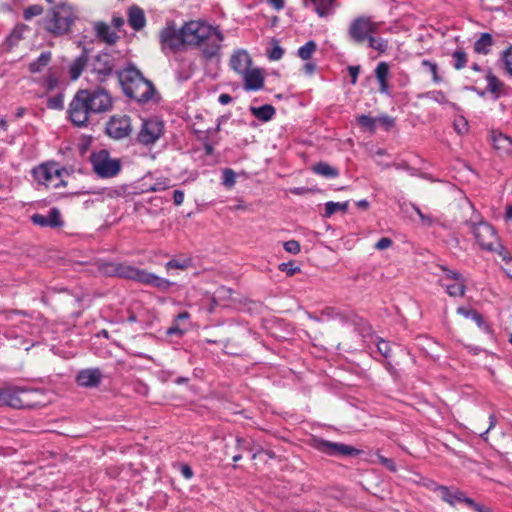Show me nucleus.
<instances>
[{
	"mask_svg": "<svg viewBox=\"0 0 512 512\" xmlns=\"http://www.w3.org/2000/svg\"><path fill=\"white\" fill-rule=\"evenodd\" d=\"M113 107L111 94L104 88L80 89L69 103L68 119L77 127H87L94 115L109 112Z\"/></svg>",
	"mask_w": 512,
	"mask_h": 512,
	"instance_id": "1",
	"label": "nucleus"
},
{
	"mask_svg": "<svg viewBox=\"0 0 512 512\" xmlns=\"http://www.w3.org/2000/svg\"><path fill=\"white\" fill-rule=\"evenodd\" d=\"M185 45L199 48L206 60L219 55L224 35L218 26L191 20L183 24Z\"/></svg>",
	"mask_w": 512,
	"mask_h": 512,
	"instance_id": "2",
	"label": "nucleus"
},
{
	"mask_svg": "<svg viewBox=\"0 0 512 512\" xmlns=\"http://www.w3.org/2000/svg\"><path fill=\"white\" fill-rule=\"evenodd\" d=\"M51 5L39 25L52 37H71L74 26L80 20L77 7L66 1Z\"/></svg>",
	"mask_w": 512,
	"mask_h": 512,
	"instance_id": "3",
	"label": "nucleus"
},
{
	"mask_svg": "<svg viewBox=\"0 0 512 512\" xmlns=\"http://www.w3.org/2000/svg\"><path fill=\"white\" fill-rule=\"evenodd\" d=\"M118 80L123 93L138 103H147L156 91L153 83L146 79L133 64L119 70Z\"/></svg>",
	"mask_w": 512,
	"mask_h": 512,
	"instance_id": "4",
	"label": "nucleus"
},
{
	"mask_svg": "<svg viewBox=\"0 0 512 512\" xmlns=\"http://www.w3.org/2000/svg\"><path fill=\"white\" fill-rule=\"evenodd\" d=\"M36 392L37 391L34 389L15 385L0 387V407L9 406L16 409L30 408L33 406L30 396Z\"/></svg>",
	"mask_w": 512,
	"mask_h": 512,
	"instance_id": "5",
	"label": "nucleus"
},
{
	"mask_svg": "<svg viewBox=\"0 0 512 512\" xmlns=\"http://www.w3.org/2000/svg\"><path fill=\"white\" fill-rule=\"evenodd\" d=\"M465 225L468 227L469 231L473 233L476 242L482 249L498 251V248H502L495 228L488 222H474L468 220L465 222Z\"/></svg>",
	"mask_w": 512,
	"mask_h": 512,
	"instance_id": "6",
	"label": "nucleus"
},
{
	"mask_svg": "<svg viewBox=\"0 0 512 512\" xmlns=\"http://www.w3.org/2000/svg\"><path fill=\"white\" fill-rule=\"evenodd\" d=\"M93 171L100 178H112L119 174L122 168L119 159L111 158L107 150L93 152L90 156Z\"/></svg>",
	"mask_w": 512,
	"mask_h": 512,
	"instance_id": "7",
	"label": "nucleus"
},
{
	"mask_svg": "<svg viewBox=\"0 0 512 512\" xmlns=\"http://www.w3.org/2000/svg\"><path fill=\"white\" fill-rule=\"evenodd\" d=\"M380 28V23L375 22L369 16H359L356 17L348 27V36L349 39L357 44H363L365 41L378 33Z\"/></svg>",
	"mask_w": 512,
	"mask_h": 512,
	"instance_id": "8",
	"label": "nucleus"
},
{
	"mask_svg": "<svg viewBox=\"0 0 512 512\" xmlns=\"http://www.w3.org/2000/svg\"><path fill=\"white\" fill-rule=\"evenodd\" d=\"M90 72L99 83L106 82L113 75L118 76L116 70V58L106 52H101L93 57L90 62Z\"/></svg>",
	"mask_w": 512,
	"mask_h": 512,
	"instance_id": "9",
	"label": "nucleus"
},
{
	"mask_svg": "<svg viewBox=\"0 0 512 512\" xmlns=\"http://www.w3.org/2000/svg\"><path fill=\"white\" fill-rule=\"evenodd\" d=\"M159 42L164 53H175L185 45L183 26L176 28L174 22H168L159 32Z\"/></svg>",
	"mask_w": 512,
	"mask_h": 512,
	"instance_id": "10",
	"label": "nucleus"
},
{
	"mask_svg": "<svg viewBox=\"0 0 512 512\" xmlns=\"http://www.w3.org/2000/svg\"><path fill=\"white\" fill-rule=\"evenodd\" d=\"M313 447L319 452L328 456H350L355 457L361 454V450L338 442H332L325 439H315Z\"/></svg>",
	"mask_w": 512,
	"mask_h": 512,
	"instance_id": "11",
	"label": "nucleus"
},
{
	"mask_svg": "<svg viewBox=\"0 0 512 512\" xmlns=\"http://www.w3.org/2000/svg\"><path fill=\"white\" fill-rule=\"evenodd\" d=\"M102 272L107 276H117L124 279L139 282L143 269H139L127 263L108 262L101 267Z\"/></svg>",
	"mask_w": 512,
	"mask_h": 512,
	"instance_id": "12",
	"label": "nucleus"
},
{
	"mask_svg": "<svg viewBox=\"0 0 512 512\" xmlns=\"http://www.w3.org/2000/svg\"><path fill=\"white\" fill-rule=\"evenodd\" d=\"M164 132V124L158 118H149L143 121L137 140L144 145L154 144Z\"/></svg>",
	"mask_w": 512,
	"mask_h": 512,
	"instance_id": "13",
	"label": "nucleus"
},
{
	"mask_svg": "<svg viewBox=\"0 0 512 512\" xmlns=\"http://www.w3.org/2000/svg\"><path fill=\"white\" fill-rule=\"evenodd\" d=\"M131 132V119L127 115H114L106 124V133L114 139H123Z\"/></svg>",
	"mask_w": 512,
	"mask_h": 512,
	"instance_id": "14",
	"label": "nucleus"
},
{
	"mask_svg": "<svg viewBox=\"0 0 512 512\" xmlns=\"http://www.w3.org/2000/svg\"><path fill=\"white\" fill-rule=\"evenodd\" d=\"M435 491L443 501L451 506H455L458 503H465L469 507V502L473 501L472 498L467 497L463 491L457 488L438 485Z\"/></svg>",
	"mask_w": 512,
	"mask_h": 512,
	"instance_id": "15",
	"label": "nucleus"
},
{
	"mask_svg": "<svg viewBox=\"0 0 512 512\" xmlns=\"http://www.w3.org/2000/svg\"><path fill=\"white\" fill-rule=\"evenodd\" d=\"M102 372L99 368H86L76 375V383L84 388H96L102 380Z\"/></svg>",
	"mask_w": 512,
	"mask_h": 512,
	"instance_id": "16",
	"label": "nucleus"
},
{
	"mask_svg": "<svg viewBox=\"0 0 512 512\" xmlns=\"http://www.w3.org/2000/svg\"><path fill=\"white\" fill-rule=\"evenodd\" d=\"M303 6L308 8L312 6L314 12L320 18H327L334 14L337 7L336 0H302Z\"/></svg>",
	"mask_w": 512,
	"mask_h": 512,
	"instance_id": "17",
	"label": "nucleus"
},
{
	"mask_svg": "<svg viewBox=\"0 0 512 512\" xmlns=\"http://www.w3.org/2000/svg\"><path fill=\"white\" fill-rule=\"evenodd\" d=\"M241 76L244 80V89L247 91H258L264 86V76L258 68L248 69Z\"/></svg>",
	"mask_w": 512,
	"mask_h": 512,
	"instance_id": "18",
	"label": "nucleus"
},
{
	"mask_svg": "<svg viewBox=\"0 0 512 512\" xmlns=\"http://www.w3.org/2000/svg\"><path fill=\"white\" fill-rule=\"evenodd\" d=\"M457 313L467 319L473 320L476 323V325L485 333H493L491 326L485 321L482 314H480L477 310L470 307L460 306L457 308Z\"/></svg>",
	"mask_w": 512,
	"mask_h": 512,
	"instance_id": "19",
	"label": "nucleus"
},
{
	"mask_svg": "<svg viewBox=\"0 0 512 512\" xmlns=\"http://www.w3.org/2000/svg\"><path fill=\"white\" fill-rule=\"evenodd\" d=\"M51 169L52 168H50L49 163H44L33 168L32 175L39 184H43L46 186L53 185L56 188L59 187L60 185H64L65 182L63 180H61L58 183H53Z\"/></svg>",
	"mask_w": 512,
	"mask_h": 512,
	"instance_id": "20",
	"label": "nucleus"
},
{
	"mask_svg": "<svg viewBox=\"0 0 512 512\" xmlns=\"http://www.w3.org/2000/svg\"><path fill=\"white\" fill-rule=\"evenodd\" d=\"M251 64L252 59L245 50L236 51L230 58L231 68L240 75L250 69Z\"/></svg>",
	"mask_w": 512,
	"mask_h": 512,
	"instance_id": "21",
	"label": "nucleus"
},
{
	"mask_svg": "<svg viewBox=\"0 0 512 512\" xmlns=\"http://www.w3.org/2000/svg\"><path fill=\"white\" fill-rule=\"evenodd\" d=\"M139 283L150 285L161 291H167L172 285H174V283L168 279L159 277L156 274L146 270H143Z\"/></svg>",
	"mask_w": 512,
	"mask_h": 512,
	"instance_id": "22",
	"label": "nucleus"
},
{
	"mask_svg": "<svg viewBox=\"0 0 512 512\" xmlns=\"http://www.w3.org/2000/svg\"><path fill=\"white\" fill-rule=\"evenodd\" d=\"M390 66L387 62H380L377 64L374 72L375 77L379 82V92L388 95L390 87L388 83Z\"/></svg>",
	"mask_w": 512,
	"mask_h": 512,
	"instance_id": "23",
	"label": "nucleus"
},
{
	"mask_svg": "<svg viewBox=\"0 0 512 512\" xmlns=\"http://www.w3.org/2000/svg\"><path fill=\"white\" fill-rule=\"evenodd\" d=\"M128 23L135 31H140L146 25V17L142 8L133 5L128 10Z\"/></svg>",
	"mask_w": 512,
	"mask_h": 512,
	"instance_id": "24",
	"label": "nucleus"
},
{
	"mask_svg": "<svg viewBox=\"0 0 512 512\" xmlns=\"http://www.w3.org/2000/svg\"><path fill=\"white\" fill-rule=\"evenodd\" d=\"M88 61V53L84 49L81 55L75 58V60L70 65L69 76L72 80H77L80 77L83 70L88 65Z\"/></svg>",
	"mask_w": 512,
	"mask_h": 512,
	"instance_id": "25",
	"label": "nucleus"
},
{
	"mask_svg": "<svg viewBox=\"0 0 512 512\" xmlns=\"http://www.w3.org/2000/svg\"><path fill=\"white\" fill-rule=\"evenodd\" d=\"M95 32L97 37L108 43L114 44L118 40V35L104 22H97L95 24Z\"/></svg>",
	"mask_w": 512,
	"mask_h": 512,
	"instance_id": "26",
	"label": "nucleus"
},
{
	"mask_svg": "<svg viewBox=\"0 0 512 512\" xmlns=\"http://www.w3.org/2000/svg\"><path fill=\"white\" fill-rule=\"evenodd\" d=\"M315 174L321 175L328 179H333L339 176V170L326 162H318L312 167Z\"/></svg>",
	"mask_w": 512,
	"mask_h": 512,
	"instance_id": "27",
	"label": "nucleus"
},
{
	"mask_svg": "<svg viewBox=\"0 0 512 512\" xmlns=\"http://www.w3.org/2000/svg\"><path fill=\"white\" fill-rule=\"evenodd\" d=\"M251 113L259 120L263 122L270 121L275 113V108L270 104H265L260 107H251Z\"/></svg>",
	"mask_w": 512,
	"mask_h": 512,
	"instance_id": "28",
	"label": "nucleus"
},
{
	"mask_svg": "<svg viewBox=\"0 0 512 512\" xmlns=\"http://www.w3.org/2000/svg\"><path fill=\"white\" fill-rule=\"evenodd\" d=\"M445 287L447 294L451 297H463L466 292V280L462 277L461 281H456L454 284H442Z\"/></svg>",
	"mask_w": 512,
	"mask_h": 512,
	"instance_id": "29",
	"label": "nucleus"
},
{
	"mask_svg": "<svg viewBox=\"0 0 512 512\" xmlns=\"http://www.w3.org/2000/svg\"><path fill=\"white\" fill-rule=\"evenodd\" d=\"M493 44L492 36L489 33H483L474 44V50L477 53L488 54Z\"/></svg>",
	"mask_w": 512,
	"mask_h": 512,
	"instance_id": "30",
	"label": "nucleus"
},
{
	"mask_svg": "<svg viewBox=\"0 0 512 512\" xmlns=\"http://www.w3.org/2000/svg\"><path fill=\"white\" fill-rule=\"evenodd\" d=\"M356 120L357 124L362 130L367 131L371 134L375 133L377 123L376 118H373L369 115L361 114L357 116Z\"/></svg>",
	"mask_w": 512,
	"mask_h": 512,
	"instance_id": "31",
	"label": "nucleus"
},
{
	"mask_svg": "<svg viewBox=\"0 0 512 512\" xmlns=\"http://www.w3.org/2000/svg\"><path fill=\"white\" fill-rule=\"evenodd\" d=\"M421 97L429 98V99H431L439 104H442V105H449L452 108H457V105L453 102H450L447 99L444 92H442L441 90L428 91V92L422 94Z\"/></svg>",
	"mask_w": 512,
	"mask_h": 512,
	"instance_id": "32",
	"label": "nucleus"
},
{
	"mask_svg": "<svg viewBox=\"0 0 512 512\" xmlns=\"http://www.w3.org/2000/svg\"><path fill=\"white\" fill-rule=\"evenodd\" d=\"M51 60L50 52H42L39 57L29 64V70L32 73L40 72L45 66L49 64Z\"/></svg>",
	"mask_w": 512,
	"mask_h": 512,
	"instance_id": "33",
	"label": "nucleus"
},
{
	"mask_svg": "<svg viewBox=\"0 0 512 512\" xmlns=\"http://www.w3.org/2000/svg\"><path fill=\"white\" fill-rule=\"evenodd\" d=\"M25 28V25H16L12 29V31L9 33L5 40L8 47L12 48L19 43V41L23 38Z\"/></svg>",
	"mask_w": 512,
	"mask_h": 512,
	"instance_id": "34",
	"label": "nucleus"
},
{
	"mask_svg": "<svg viewBox=\"0 0 512 512\" xmlns=\"http://www.w3.org/2000/svg\"><path fill=\"white\" fill-rule=\"evenodd\" d=\"M317 50V44L315 41L313 40H310L308 42H306L303 46H301L298 51H297V55L298 57H300L302 60H309L313 53Z\"/></svg>",
	"mask_w": 512,
	"mask_h": 512,
	"instance_id": "35",
	"label": "nucleus"
},
{
	"mask_svg": "<svg viewBox=\"0 0 512 512\" xmlns=\"http://www.w3.org/2000/svg\"><path fill=\"white\" fill-rule=\"evenodd\" d=\"M191 266H192L191 258H179V259L173 258L165 264V267L167 270H170V269L186 270Z\"/></svg>",
	"mask_w": 512,
	"mask_h": 512,
	"instance_id": "36",
	"label": "nucleus"
},
{
	"mask_svg": "<svg viewBox=\"0 0 512 512\" xmlns=\"http://www.w3.org/2000/svg\"><path fill=\"white\" fill-rule=\"evenodd\" d=\"M487 80V90L495 95V98L499 97L500 89L503 86V83L491 72H488L486 75Z\"/></svg>",
	"mask_w": 512,
	"mask_h": 512,
	"instance_id": "37",
	"label": "nucleus"
},
{
	"mask_svg": "<svg viewBox=\"0 0 512 512\" xmlns=\"http://www.w3.org/2000/svg\"><path fill=\"white\" fill-rule=\"evenodd\" d=\"M421 65L427 71L430 72V74L432 76V81L434 83H440L442 81V77L438 74V65L436 62L430 61L428 59H424V60H422Z\"/></svg>",
	"mask_w": 512,
	"mask_h": 512,
	"instance_id": "38",
	"label": "nucleus"
},
{
	"mask_svg": "<svg viewBox=\"0 0 512 512\" xmlns=\"http://www.w3.org/2000/svg\"><path fill=\"white\" fill-rule=\"evenodd\" d=\"M348 209V202H327L325 204V216L330 217L337 211H347Z\"/></svg>",
	"mask_w": 512,
	"mask_h": 512,
	"instance_id": "39",
	"label": "nucleus"
},
{
	"mask_svg": "<svg viewBox=\"0 0 512 512\" xmlns=\"http://www.w3.org/2000/svg\"><path fill=\"white\" fill-rule=\"evenodd\" d=\"M368 46L379 53H385L388 49V41L383 38H376L373 35L368 39Z\"/></svg>",
	"mask_w": 512,
	"mask_h": 512,
	"instance_id": "40",
	"label": "nucleus"
},
{
	"mask_svg": "<svg viewBox=\"0 0 512 512\" xmlns=\"http://www.w3.org/2000/svg\"><path fill=\"white\" fill-rule=\"evenodd\" d=\"M48 227L58 228L63 226L61 214L57 208H52L47 215Z\"/></svg>",
	"mask_w": 512,
	"mask_h": 512,
	"instance_id": "41",
	"label": "nucleus"
},
{
	"mask_svg": "<svg viewBox=\"0 0 512 512\" xmlns=\"http://www.w3.org/2000/svg\"><path fill=\"white\" fill-rule=\"evenodd\" d=\"M258 445L255 444V442L252 439H246L237 437L236 438V448L239 451H249L252 452V454L255 452Z\"/></svg>",
	"mask_w": 512,
	"mask_h": 512,
	"instance_id": "42",
	"label": "nucleus"
},
{
	"mask_svg": "<svg viewBox=\"0 0 512 512\" xmlns=\"http://www.w3.org/2000/svg\"><path fill=\"white\" fill-rule=\"evenodd\" d=\"M452 57L454 59V63H453V66L456 70H460L462 68H464L467 64V54L465 51L459 49V50H456L453 54H452Z\"/></svg>",
	"mask_w": 512,
	"mask_h": 512,
	"instance_id": "43",
	"label": "nucleus"
},
{
	"mask_svg": "<svg viewBox=\"0 0 512 512\" xmlns=\"http://www.w3.org/2000/svg\"><path fill=\"white\" fill-rule=\"evenodd\" d=\"M43 12H44V8L42 5H39V4L30 5L24 9L23 18L28 21V20H31L35 16L42 15Z\"/></svg>",
	"mask_w": 512,
	"mask_h": 512,
	"instance_id": "44",
	"label": "nucleus"
},
{
	"mask_svg": "<svg viewBox=\"0 0 512 512\" xmlns=\"http://www.w3.org/2000/svg\"><path fill=\"white\" fill-rule=\"evenodd\" d=\"M236 183V174L231 168H225L222 171V184L226 188H232Z\"/></svg>",
	"mask_w": 512,
	"mask_h": 512,
	"instance_id": "45",
	"label": "nucleus"
},
{
	"mask_svg": "<svg viewBox=\"0 0 512 512\" xmlns=\"http://www.w3.org/2000/svg\"><path fill=\"white\" fill-rule=\"evenodd\" d=\"M171 187V182L166 177L158 178L153 185H151L146 191L159 192L164 191Z\"/></svg>",
	"mask_w": 512,
	"mask_h": 512,
	"instance_id": "46",
	"label": "nucleus"
},
{
	"mask_svg": "<svg viewBox=\"0 0 512 512\" xmlns=\"http://www.w3.org/2000/svg\"><path fill=\"white\" fill-rule=\"evenodd\" d=\"M47 107L54 110H62L64 108V96L62 93L56 94L47 100Z\"/></svg>",
	"mask_w": 512,
	"mask_h": 512,
	"instance_id": "47",
	"label": "nucleus"
},
{
	"mask_svg": "<svg viewBox=\"0 0 512 512\" xmlns=\"http://www.w3.org/2000/svg\"><path fill=\"white\" fill-rule=\"evenodd\" d=\"M284 55V49L278 44L276 40H273L272 48L267 52V56L271 61L280 60Z\"/></svg>",
	"mask_w": 512,
	"mask_h": 512,
	"instance_id": "48",
	"label": "nucleus"
},
{
	"mask_svg": "<svg viewBox=\"0 0 512 512\" xmlns=\"http://www.w3.org/2000/svg\"><path fill=\"white\" fill-rule=\"evenodd\" d=\"M279 270L285 272L288 276H293L300 272V267L295 265L294 261L283 262L278 266Z\"/></svg>",
	"mask_w": 512,
	"mask_h": 512,
	"instance_id": "49",
	"label": "nucleus"
},
{
	"mask_svg": "<svg viewBox=\"0 0 512 512\" xmlns=\"http://www.w3.org/2000/svg\"><path fill=\"white\" fill-rule=\"evenodd\" d=\"M493 141H494V145L496 148H503V149H509L510 146L512 145V141L511 139L506 136V135H503V134H499L498 136H495L493 138Z\"/></svg>",
	"mask_w": 512,
	"mask_h": 512,
	"instance_id": "50",
	"label": "nucleus"
},
{
	"mask_svg": "<svg viewBox=\"0 0 512 512\" xmlns=\"http://www.w3.org/2000/svg\"><path fill=\"white\" fill-rule=\"evenodd\" d=\"M437 267H439V269L445 273V277L447 279H451L454 281L462 280L463 275L460 272L451 270L446 265L443 264H438Z\"/></svg>",
	"mask_w": 512,
	"mask_h": 512,
	"instance_id": "51",
	"label": "nucleus"
},
{
	"mask_svg": "<svg viewBox=\"0 0 512 512\" xmlns=\"http://www.w3.org/2000/svg\"><path fill=\"white\" fill-rule=\"evenodd\" d=\"M502 60L506 72L512 76V46L503 52Z\"/></svg>",
	"mask_w": 512,
	"mask_h": 512,
	"instance_id": "52",
	"label": "nucleus"
},
{
	"mask_svg": "<svg viewBox=\"0 0 512 512\" xmlns=\"http://www.w3.org/2000/svg\"><path fill=\"white\" fill-rule=\"evenodd\" d=\"M376 120L385 131H389L395 125V119L389 115H381L377 117Z\"/></svg>",
	"mask_w": 512,
	"mask_h": 512,
	"instance_id": "53",
	"label": "nucleus"
},
{
	"mask_svg": "<svg viewBox=\"0 0 512 512\" xmlns=\"http://www.w3.org/2000/svg\"><path fill=\"white\" fill-rule=\"evenodd\" d=\"M377 456V459H378V462L384 466L386 469H388L390 472H396L397 471V466L395 464V462L390 459V458H387L379 453L376 454Z\"/></svg>",
	"mask_w": 512,
	"mask_h": 512,
	"instance_id": "54",
	"label": "nucleus"
},
{
	"mask_svg": "<svg viewBox=\"0 0 512 512\" xmlns=\"http://www.w3.org/2000/svg\"><path fill=\"white\" fill-rule=\"evenodd\" d=\"M283 248L286 252L294 255L298 254L301 250L300 243L296 240H289L284 242Z\"/></svg>",
	"mask_w": 512,
	"mask_h": 512,
	"instance_id": "55",
	"label": "nucleus"
},
{
	"mask_svg": "<svg viewBox=\"0 0 512 512\" xmlns=\"http://www.w3.org/2000/svg\"><path fill=\"white\" fill-rule=\"evenodd\" d=\"M377 349H378V352L385 358H388L390 357L391 355V346L389 344L388 341H385L383 339H381L378 343H377Z\"/></svg>",
	"mask_w": 512,
	"mask_h": 512,
	"instance_id": "56",
	"label": "nucleus"
},
{
	"mask_svg": "<svg viewBox=\"0 0 512 512\" xmlns=\"http://www.w3.org/2000/svg\"><path fill=\"white\" fill-rule=\"evenodd\" d=\"M176 466L178 467L181 475L185 479L190 480V479L193 478L194 472H193L192 468L188 464H186V463H178Z\"/></svg>",
	"mask_w": 512,
	"mask_h": 512,
	"instance_id": "57",
	"label": "nucleus"
},
{
	"mask_svg": "<svg viewBox=\"0 0 512 512\" xmlns=\"http://www.w3.org/2000/svg\"><path fill=\"white\" fill-rule=\"evenodd\" d=\"M185 329H181L180 325L173 321L172 325L166 330V335L173 336L176 335L178 337H181L185 333Z\"/></svg>",
	"mask_w": 512,
	"mask_h": 512,
	"instance_id": "58",
	"label": "nucleus"
},
{
	"mask_svg": "<svg viewBox=\"0 0 512 512\" xmlns=\"http://www.w3.org/2000/svg\"><path fill=\"white\" fill-rule=\"evenodd\" d=\"M469 508L475 512H494L491 507L478 503L475 500L469 502Z\"/></svg>",
	"mask_w": 512,
	"mask_h": 512,
	"instance_id": "59",
	"label": "nucleus"
},
{
	"mask_svg": "<svg viewBox=\"0 0 512 512\" xmlns=\"http://www.w3.org/2000/svg\"><path fill=\"white\" fill-rule=\"evenodd\" d=\"M261 454L266 455L270 459L276 458V454L273 450L264 449L263 447L258 445L255 452L252 454V459H256V457Z\"/></svg>",
	"mask_w": 512,
	"mask_h": 512,
	"instance_id": "60",
	"label": "nucleus"
},
{
	"mask_svg": "<svg viewBox=\"0 0 512 512\" xmlns=\"http://www.w3.org/2000/svg\"><path fill=\"white\" fill-rule=\"evenodd\" d=\"M454 127L459 134H463L468 131V122L464 117H460L454 122Z\"/></svg>",
	"mask_w": 512,
	"mask_h": 512,
	"instance_id": "61",
	"label": "nucleus"
},
{
	"mask_svg": "<svg viewBox=\"0 0 512 512\" xmlns=\"http://www.w3.org/2000/svg\"><path fill=\"white\" fill-rule=\"evenodd\" d=\"M31 221L34 225H38L41 227H48L47 216H45V215L38 214V213L33 214L31 217Z\"/></svg>",
	"mask_w": 512,
	"mask_h": 512,
	"instance_id": "62",
	"label": "nucleus"
},
{
	"mask_svg": "<svg viewBox=\"0 0 512 512\" xmlns=\"http://www.w3.org/2000/svg\"><path fill=\"white\" fill-rule=\"evenodd\" d=\"M393 244L392 240L388 237H382L375 243V249L384 250L391 247Z\"/></svg>",
	"mask_w": 512,
	"mask_h": 512,
	"instance_id": "63",
	"label": "nucleus"
},
{
	"mask_svg": "<svg viewBox=\"0 0 512 512\" xmlns=\"http://www.w3.org/2000/svg\"><path fill=\"white\" fill-rule=\"evenodd\" d=\"M392 166L397 170H405L408 171L411 175H415L416 169L410 167V165L406 161H402L400 163H394Z\"/></svg>",
	"mask_w": 512,
	"mask_h": 512,
	"instance_id": "64",
	"label": "nucleus"
}]
</instances>
